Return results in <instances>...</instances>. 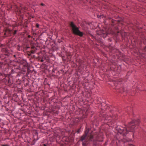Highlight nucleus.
Wrapping results in <instances>:
<instances>
[{
  "label": "nucleus",
  "mask_w": 146,
  "mask_h": 146,
  "mask_svg": "<svg viewBox=\"0 0 146 146\" xmlns=\"http://www.w3.org/2000/svg\"><path fill=\"white\" fill-rule=\"evenodd\" d=\"M4 35L6 36L11 34L12 30H9L8 29H6L5 30Z\"/></svg>",
  "instance_id": "6"
},
{
  "label": "nucleus",
  "mask_w": 146,
  "mask_h": 146,
  "mask_svg": "<svg viewBox=\"0 0 146 146\" xmlns=\"http://www.w3.org/2000/svg\"><path fill=\"white\" fill-rule=\"evenodd\" d=\"M1 146H8V145H3Z\"/></svg>",
  "instance_id": "15"
},
{
  "label": "nucleus",
  "mask_w": 146,
  "mask_h": 146,
  "mask_svg": "<svg viewBox=\"0 0 146 146\" xmlns=\"http://www.w3.org/2000/svg\"><path fill=\"white\" fill-rule=\"evenodd\" d=\"M111 33V32H109L108 31H106V32H103V34L104 35L103 37L104 38L105 37H106V36L109 34Z\"/></svg>",
  "instance_id": "9"
},
{
  "label": "nucleus",
  "mask_w": 146,
  "mask_h": 146,
  "mask_svg": "<svg viewBox=\"0 0 146 146\" xmlns=\"http://www.w3.org/2000/svg\"><path fill=\"white\" fill-rule=\"evenodd\" d=\"M13 7H11V9H14V8H13Z\"/></svg>",
  "instance_id": "17"
},
{
  "label": "nucleus",
  "mask_w": 146,
  "mask_h": 146,
  "mask_svg": "<svg viewBox=\"0 0 146 146\" xmlns=\"http://www.w3.org/2000/svg\"><path fill=\"white\" fill-rule=\"evenodd\" d=\"M15 7L16 8L17 10L16 11L17 12H19L20 14H22L24 13V12H26L27 8L26 7L23 8H21L19 9L16 6H15Z\"/></svg>",
  "instance_id": "5"
},
{
  "label": "nucleus",
  "mask_w": 146,
  "mask_h": 146,
  "mask_svg": "<svg viewBox=\"0 0 146 146\" xmlns=\"http://www.w3.org/2000/svg\"><path fill=\"white\" fill-rule=\"evenodd\" d=\"M139 122L140 121L139 119L136 120H133L129 123L127 128L118 126L115 127V129L117 133L122 134L123 136H125L129 131L133 132L136 128V127L138 125Z\"/></svg>",
  "instance_id": "2"
},
{
  "label": "nucleus",
  "mask_w": 146,
  "mask_h": 146,
  "mask_svg": "<svg viewBox=\"0 0 146 146\" xmlns=\"http://www.w3.org/2000/svg\"><path fill=\"white\" fill-rule=\"evenodd\" d=\"M17 33V31L16 30H15L14 31L13 33L14 35H15Z\"/></svg>",
  "instance_id": "12"
},
{
  "label": "nucleus",
  "mask_w": 146,
  "mask_h": 146,
  "mask_svg": "<svg viewBox=\"0 0 146 146\" xmlns=\"http://www.w3.org/2000/svg\"><path fill=\"white\" fill-rule=\"evenodd\" d=\"M70 25L72 28L73 32L74 34L80 36H83V33L79 30L78 28L75 26L73 22H71L70 23Z\"/></svg>",
  "instance_id": "3"
},
{
  "label": "nucleus",
  "mask_w": 146,
  "mask_h": 146,
  "mask_svg": "<svg viewBox=\"0 0 146 146\" xmlns=\"http://www.w3.org/2000/svg\"><path fill=\"white\" fill-rule=\"evenodd\" d=\"M98 17H100V16H99V15H98Z\"/></svg>",
  "instance_id": "19"
},
{
  "label": "nucleus",
  "mask_w": 146,
  "mask_h": 146,
  "mask_svg": "<svg viewBox=\"0 0 146 146\" xmlns=\"http://www.w3.org/2000/svg\"><path fill=\"white\" fill-rule=\"evenodd\" d=\"M36 50V48L34 46H33L31 47V53L30 54H34L35 53V51Z\"/></svg>",
  "instance_id": "8"
},
{
  "label": "nucleus",
  "mask_w": 146,
  "mask_h": 146,
  "mask_svg": "<svg viewBox=\"0 0 146 146\" xmlns=\"http://www.w3.org/2000/svg\"><path fill=\"white\" fill-rule=\"evenodd\" d=\"M58 133L57 134L56 133H55V135L57 137H58L62 136L64 134V132L63 131H60V132H58Z\"/></svg>",
  "instance_id": "7"
},
{
  "label": "nucleus",
  "mask_w": 146,
  "mask_h": 146,
  "mask_svg": "<svg viewBox=\"0 0 146 146\" xmlns=\"http://www.w3.org/2000/svg\"><path fill=\"white\" fill-rule=\"evenodd\" d=\"M89 129H88L85 131V134L81 137L80 140L82 142V145L86 146L89 141H90L93 142L98 141H103L102 134L101 132L98 133H88Z\"/></svg>",
  "instance_id": "1"
},
{
  "label": "nucleus",
  "mask_w": 146,
  "mask_h": 146,
  "mask_svg": "<svg viewBox=\"0 0 146 146\" xmlns=\"http://www.w3.org/2000/svg\"><path fill=\"white\" fill-rule=\"evenodd\" d=\"M20 67H21V65H23V69L25 68H28V64L27 63V62L25 60H22L20 61Z\"/></svg>",
  "instance_id": "4"
},
{
  "label": "nucleus",
  "mask_w": 146,
  "mask_h": 146,
  "mask_svg": "<svg viewBox=\"0 0 146 146\" xmlns=\"http://www.w3.org/2000/svg\"><path fill=\"white\" fill-rule=\"evenodd\" d=\"M14 56L15 57V56H16L15 55H14Z\"/></svg>",
  "instance_id": "20"
},
{
  "label": "nucleus",
  "mask_w": 146,
  "mask_h": 146,
  "mask_svg": "<svg viewBox=\"0 0 146 146\" xmlns=\"http://www.w3.org/2000/svg\"><path fill=\"white\" fill-rule=\"evenodd\" d=\"M40 61H41V62H43V61H44V60H43V59H42L40 60Z\"/></svg>",
  "instance_id": "14"
},
{
  "label": "nucleus",
  "mask_w": 146,
  "mask_h": 146,
  "mask_svg": "<svg viewBox=\"0 0 146 146\" xmlns=\"http://www.w3.org/2000/svg\"><path fill=\"white\" fill-rule=\"evenodd\" d=\"M128 146H134L133 145L131 144H129L128 145Z\"/></svg>",
  "instance_id": "13"
},
{
  "label": "nucleus",
  "mask_w": 146,
  "mask_h": 146,
  "mask_svg": "<svg viewBox=\"0 0 146 146\" xmlns=\"http://www.w3.org/2000/svg\"><path fill=\"white\" fill-rule=\"evenodd\" d=\"M36 27L37 28H38L39 27V25L38 24V23L36 24Z\"/></svg>",
  "instance_id": "11"
},
{
  "label": "nucleus",
  "mask_w": 146,
  "mask_h": 146,
  "mask_svg": "<svg viewBox=\"0 0 146 146\" xmlns=\"http://www.w3.org/2000/svg\"><path fill=\"white\" fill-rule=\"evenodd\" d=\"M44 146H46V145L45 144H44Z\"/></svg>",
  "instance_id": "21"
},
{
  "label": "nucleus",
  "mask_w": 146,
  "mask_h": 146,
  "mask_svg": "<svg viewBox=\"0 0 146 146\" xmlns=\"http://www.w3.org/2000/svg\"><path fill=\"white\" fill-rule=\"evenodd\" d=\"M80 130V129H79V130H78L77 131V133H79V132Z\"/></svg>",
  "instance_id": "18"
},
{
  "label": "nucleus",
  "mask_w": 146,
  "mask_h": 146,
  "mask_svg": "<svg viewBox=\"0 0 146 146\" xmlns=\"http://www.w3.org/2000/svg\"><path fill=\"white\" fill-rule=\"evenodd\" d=\"M111 118V117H106V118L105 119H106V120H108V122H110V119Z\"/></svg>",
  "instance_id": "10"
},
{
  "label": "nucleus",
  "mask_w": 146,
  "mask_h": 146,
  "mask_svg": "<svg viewBox=\"0 0 146 146\" xmlns=\"http://www.w3.org/2000/svg\"><path fill=\"white\" fill-rule=\"evenodd\" d=\"M41 5L43 6H44V5L43 3H42L41 4Z\"/></svg>",
  "instance_id": "16"
}]
</instances>
